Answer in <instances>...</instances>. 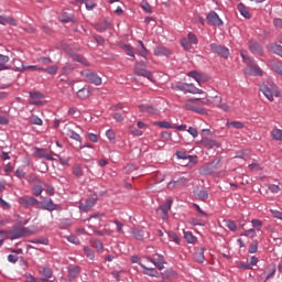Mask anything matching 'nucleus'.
Segmentation results:
<instances>
[{"label":"nucleus","mask_w":282,"mask_h":282,"mask_svg":"<svg viewBox=\"0 0 282 282\" xmlns=\"http://www.w3.org/2000/svg\"><path fill=\"white\" fill-rule=\"evenodd\" d=\"M70 56H72L73 61H76L77 63H82V65L89 67V62H87V59L85 57L77 55V54H72Z\"/></svg>","instance_id":"obj_40"},{"label":"nucleus","mask_w":282,"mask_h":282,"mask_svg":"<svg viewBox=\"0 0 282 282\" xmlns=\"http://www.w3.org/2000/svg\"><path fill=\"white\" fill-rule=\"evenodd\" d=\"M7 63H10V57L8 55L0 54V72L9 69Z\"/></svg>","instance_id":"obj_26"},{"label":"nucleus","mask_w":282,"mask_h":282,"mask_svg":"<svg viewBox=\"0 0 282 282\" xmlns=\"http://www.w3.org/2000/svg\"><path fill=\"white\" fill-rule=\"evenodd\" d=\"M249 50L251 54H259V56H263V48L254 41H249Z\"/></svg>","instance_id":"obj_16"},{"label":"nucleus","mask_w":282,"mask_h":282,"mask_svg":"<svg viewBox=\"0 0 282 282\" xmlns=\"http://www.w3.org/2000/svg\"><path fill=\"white\" fill-rule=\"evenodd\" d=\"M196 197L197 199H200V202H206V199H208V192L206 189H203L197 193Z\"/></svg>","instance_id":"obj_50"},{"label":"nucleus","mask_w":282,"mask_h":282,"mask_svg":"<svg viewBox=\"0 0 282 282\" xmlns=\"http://www.w3.org/2000/svg\"><path fill=\"white\" fill-rule=\"evenodd\" d=\"M84 253L87 257V259H90V261H94V259L96 258L94 250L89 249L88 247H84Z\"/></svg>","instance_id":"obj_47"},{"label":"nucleus","mask_w":282,"mask_h":282,"mask_svg":"<svg viewBox=\"0 0 282 282\" xmlns=\"http://www.w3.org/2000/svg\"><path fill=\"white\" fill-rule=\"evenodd\" d=\"M142 111H147L148 113H155V108L153 106H141Z\"/></svg>","instance_id":"obj_60"},{"label":"nucleus","mask_w":282,"mask_h":282,"mask_svg":"<svg viewBox=\"0 0 282 282\" xmlns=\"http://www.w3.org/2000/svg\"><path fill=\"white\" fill-rule=\"evenodd\" d=\"M39 72H45L46 74H50L51 76H56V74L58 73V66L57 65H53L46 68H39Z\"/></svg>","instance_id":"obj_28"},{"label":"nucleus","mask_w":282,"mask_h":282,"mask_svg":"<svg viewBox=\"0 0 282 282\" xmlns=\"http://www.w3.org/2000/svg\"><path fill=\"white\" fill-rule=\"evenodd\" d=\"M138 45L139 47L137 48V54L139 56H142L143 58H147V56L149 55V50H147L144 43H142V41H139Z\"/></svg>","instance_id":"obj_22"},{"label":"nucleus","mask_w":282,"mask_h":282,"mask_svg":"<svg viewBox=\"0 0 282 282\" xmlns=\"http://www.w3.org/2000/svg\"><path fill=\"white\" fill-rule=\"evenodd\" d=\"M26 282H36V278L32 275L31 273H26L25 275Z\"/></svg>","instance_id":"obj_64"},{"label":"nucleus","mask_w":282,"mask_h":282,"mask_svg":"<svg viewBox=\"0 0 282 282\" xmlns=\"http://www.w3.org/2000/svg\"><path fill=\"white\" fill-rule=\"evenodd\" d=\"M19 204L24 206V208H30V206H35V204H39V200L32 196H24L19 198Z\"/></svg>","instance_id":"obj_13"},{"label":"nucleus","mask_w":282,"mask_h":282,"mask_svg":"<svg viewBox=\"0 0 282 282\" xmlns=\"http://www.w3.org/2000/svg\"><path fill=\"white\" fill-rule=\"evenodd\" d=\"M45 186H47V183H40L37 185L33 186V195H35V197H40V195L43 193V191H45Z\"/></svg>","instance_id":"obj_24"},{"label":"nucleus","mask_w":282,"mask_h":282,"mask_svg":"<svg viewBox=\"0 0 282 282\" xmlns=\"http://www.w3.org/2000/svg\"><path fill=\"white\" fill-rule=\"evenodd\" d=\"M169 238L174 241V243H180V236H177V234L175 232H169Z\"/></svg>","instance_id":"obj_59"},{"label":"nucleus","mask_w":282,"mask_h":282,"mask_svg":"<svg viewBox=\"0 0 282 282\" xmlns=\"http://www.w3.org/2000/svg\"><path fill=\"white\" fill-rule=\"evenodd\" d=\"M199 173H200V175H210V173H213V164H210V163L204 164L199 169Z\"/></svg>","instance_id":"obj_32"},{"label":"nucleus","mask_w":282,"mask_h":282,"mask_svg":"<svg viewBox=\"0 0 282 282\" xmlns=\"http://www.w3.org/2000/svg\"><path fill=\"white\" fill-rule=\"evenodd\" d=\"M0 24L1 25H17V21L13 18L0 15Z\"/></svg>","instance_id":"obj_27"},{"label":"nucleus","mask_w":282,"mask_h":282,"mask_svg":"<svg viewBox=\"0 0 282 282\" xmlns=\"http://www.w3.org/2000/svg\"><path fill=\"white\" fill-rule=\"evenodd\" d=\"M33 151L35 158H40L41 160H48L51 162L56 160L54 158V155H56L54 152H47V150L41 148H33Z\"/></svg>","instance_id":"obj_7"},{"label":"nucleus","mask_w":282,"mask_h":282,"mask_svg":"<svg viewBox=\"0 0 282 282\" xmlns=\"http://www.w3.org/2000/svg\"><path fill=\"white\" fill-rule=\"evenodd\" d=\"M173 52L164 46H158L154 48V56H171Z\"/></svg>","instance_id":"obj_19"},{"label":"nucleus","mask_w":282,"mask_h":282,"mask_svg":"<svg viewBox=\"0 0 282 282\" xmlns=\"http://www.w3.org/2000/svg\"><path fill=\"white\" fill-rule=\"evenodd\" d=\"M66 135L70 138L72 140H75V142H83V138H80V134L76 133L74 129H72L69 126L65 127Z\"/></svg>","instance_id":"obj_17"},{"label":"nucleus","mask_w":282,"mask_h":282,"mask_svg":"<svg viewBox=\"0 0 282 282\" xmlns=\"http://www.w3.org/2000/svg\"><path fill=\"white\" fill-rule=\"evenodd\" d=\"M281 185H275V184H271L269 185V191L272 193H279V191H281Z\"/></svg>","instance_id":"obj_62"},{"label":"nucleus","mask_w":282,"mask_h":282,"mask_svg":"<svg viewBox=\"0 0 282 282\" xmlns=\"http://www.w3.org/2000/svg\"><path fill=\"white\" fill-rule=\"evenodd\" d=\"M80 76H83L86 83H90L91 85H96L97 87L102 85V78L90 69L82 70Z\"/></svg>","instance_id":"obj_4"},{"label":"nucleus","mask_w":282,"mask_h":282,"mask_svg":"<svg viewBox=\"0 0 282 282\" xmlns=\"http://www.w3.org/2000/svg\"><path fill=\"white\" fill-rule=\"evenodd\" d=\"M67 241H69V243H74L75 246H80V239H78L76 236H68Z\"/></svg>","instance_id":"obj_56"},{"label":"nucleus","mask_w":282,"mask_h":282,"mask_svg":"<svg viewBox=\"0 0 282 282\" xmlns=\"http://www.w3.org/2000/svg\"><path fill=\"white\" fill-rule=\"evenodd\" d=\"M204 105H210V99L202 100L197 98H189L187 102L184 105V109L186 111H194L195 113H203L204 112Z\"/></svg>","instance_id":"obj_3"},{"label":"nucleus","mask_w":282,"mask_h":282,"mask_svg":"<svg viewBox=\"0 0 282 282\" xmlns=\"http://www.w3.org/2000/svg\"><path fill=\"white\" fill-rule=\"evenodd\" d=\"M267 50L269 52H272V54H276L278 56H281V58H282V46H281V44H276V43L268 44Z\"/></svg>","instance_id":"obj_18"},{"label":"nucleus","mask_w":282,"mask_h":282,"mask_svg":"<svg viewBox=\"0 0 282 282\" xmlns=\"http://www.w3.org/2000/svg\"><path fill=\"white\" fill-rule=\"evenodd\" d=\"M273 25H274V28L282 30V19L275 18L273 20Z\"/></svg>","instance_id":"obj_63"},{"label":"nucleus","mask_w":282,"mask_h":282,"mask_svg":"<svg viewBox=\"0 0 282 282\" xmlns=\"http://www.w3.org/2000/svg\"><path fill=\"white\" fill-rule=\"evenodd\" d=\"M210 105H216V107H219V109H223V111H230V106L221 104L220 96H215L213 99H210Z\"/></svg>","instance_id":"obj_15"},{"label":"nucleus","mask_w":282,"mask_h":282,"mask_svg":"<svg viewBox=\"0 0 282 282\" xmlns=\"http://www.w3.org/2000/svg\"><path fill=\"white\" fill-rule=\"evenodd\" d=\"M202 147H205L206 149H219L221 147V143H219L216 140H213L210 138H203L200 140Z\"/></svg>","instance_id":"obj_12"},{"label":"nucleus","mask_w":282,"mask_h":282,"mask_svg":"<svg viewBox=\"0 0 282 282\" xmlns=\"http://www.w3.org/2000/svg\"><path fill=\"white\" fill-rule=\"evenodd\" d=\"M132 235L134 239H138V241H142V239H147V237H149V234L142 229H132Z\"/></svg>","instance_id":"obj_21"},{"label":"nucleus","mask_w":282,"mask_h":282,"mask_svg":"<svg viewBox=\"0 0 282 282\" xmlns=\"http://www.w3.org/2000/svg\"><path fill=\"white\" fill-rule=\"evenodd\" d=\"M210 50L214 52V54H218V56H221L223 58H228L230 52L226 46H221L215 43L210 44Z\"/></svg>","instance_id":"obj_8"},{"label":"nucleus","mask_w":282,"mask_h":282,"mask_svg":"<svg viewBox=\"0 0 282 282\" xmlns=\"http://www.w3.org/2000/svg\"><path fill=\"white\" fill-rule=\"evenodd\" d=\"M187 76H189V78H194V80H196L198 85H202V82L204 80V75H202L197 70L189 72Z\"/></svg>","instance_id":"obj_25"},{"label":"nucleus","mask_w":282,"mask_h":282,"mask_svg":"<svg viewBox=\"0 0 282 282\" xmlns=\"http://www.w3.org/2000/svg\"><path fill=\"white\" fill-rule=\"evenodd\" d=\"M39 63H42V65H52V58L50 57H40L37 58Z\"/></svg>","instance_id":"obj_58"},{"label":"nucleus","mask_w":282,"mask_h":282,"mask_svg":"<svg viewBox=\"0 0 282 282\" xmlns=\"http://www.w3.org/2000/svg\"><path fill=\"white\" fill-rule=\"evenodd\" d=\"M272 140H276L278 142H282V130L275 128L271 131Z\"/></svg>","instance_id":"obj_34"},{"label":"nucleus","mask_w":282,"mask_h":282,"mask_svg":"<svg viewBox=\"0 0 282 282\" xmlns=\"http://www.w3.org/2000/svg\"><path fill=\"white\" fill-rule=\"evenodd\" d=\"M176 87L181 91H187L188 94H204V90L193 87V85L188 84H177Z\"/></svg>","instance_id":"obj_11"},{"label":"nucleus","mask_w":282,"mask_h":282,"mask_svg":"<svg viewBox=\"0 0 282 282\" xmlns=\"http://www.w3.org/2000/svg\"><path fill=\"white\" fill-rule=\"evenodd\" d=\"M176 155H177L178 160H188L189 162H194V164L196 162L195 156L188 155V154H186V152L178 151V152H176Z\"/></svg>","instance_id":"obj_31"},{"label":"nucleus","mask_w":282,"mask_h":282,"mask_svg":"<svg viewBox=\"0 0 282 282\" xmlns=\"http://www.w3.org/2000/svg\"><path fill=\"white\" fill-rule=\"evenodd\" d=\"M123 50L127 56H131V58H135V54L133 53V47H131V45H124Z\"/></svg>","instance_id":"obj_53"},{"label":"nucleus","mask_w":282,"mask_h":282,"mask_svg":"<svg viewBox=\"0 0 282 282\" xmlns=\"http://www.w3.org/2000/svg\"><path fill=\"white\" fill-rule=\"evenodd\" d=\"M260 91L272 102L275 98H279V89L276 88V85L272 80V78L267 79L265 83H262L260 85Z\"/></svg>","instance_id":"obj_2"},{"label":"nucleus","mask_w":282,"mask_h":282,"mask_svg":"<svg viewBox=\"0 0 282 282\" xmlns=\"http://www.w3.org/2000/svg\"><path fill=\"white\" fill-rule=\"evenodd\" d=\"M245 74H247L248 76H263V70H261V67H259L256 64H252V62H251L246 67Z\"/></svg>","instance_id":"obj_10"},{"label":"nucleus","mask_w":282,"mask_h":282,"mask_svg":"<svg viewBox=\"0 0 282 282\" xmlns=\"http://www.w3.org/2000/svg\"><path fill=\"white\" fill-rule=\"evenodd\" d=\"M226 228H229L232 232L237 230V224L235 220H225Z\"/></svg>","instance_id":"obj_51"},{"label":"nucleus","mask_w":282,"mask_h":282,"mask_svg":"<svg viewBox=\"0 0 282 282\" xmlns=\"http://www.w3.org/2000/svg\"><path fill=\"white\" fill-rule=\"evenodd\" d=\"M187 40L189 41L191 45H197V35H195L194 33H188Z\"/></svg>","instance_id":"obj_55"},{"label":"nucleus","mask_w":282,"mask_h":282,"mask_svg":"<svg viewBox=\"0 0 282 282\" xmlns=\"http://www.w3.org/2000/svg\"><path fill=\"white\" fill-rule=\"evenodd\" d=\"M267 272H268V275H267L265 280L268 281L269 279H272L274 276V274H276V264H274V263L269 264L267 267Z\"/></svg>","instance_id":"obj_33"},{"label":"nucleus","mask_w":282,"mask_h":282,"mask_svg":"<svg viewBox=\"0 0 282 282\" xmlns=\"http://www.w3.org/2000/svg\"><path fill=\"white\" fill-rule=\"evenodd\" d=\"M94 206H96V198H88L85 204H80L79 208L87 213V210H90Z\"/></svg>","instance_id":"obj_20"},{"label":"nucleus","mask_w":282,"mask_h":282,"mask_svg":"<svg viewBox=\"0 0 282 282\" xmlns=\"http://www.w3.org/2000/svg\"><path fill=\"white\" fill-rule=\"evenodd\" d=\"M78 274H80V267H73L68 270V279H70V281H74Z\"/></svg>","instance_id":"obj_30"},{"label":"nucleus","mask_w":282,"mask_h":282,"mask_svg":"<svg viewBox=\"0 0 282 282\" xmlns=\"http://www.w3.org/2000/svg\"><path fill=\"white\" fill-rule=\"evenodd\" d=\"M31 235H36V230L30 227H17L11 231L12 239H21Z\"/></svg>","instance_id":"obj_5"},{"label":"nucleus","mask_w":282,"mask_h":282,"mask_svg":"<svg viewBox=\"0 0 282 282\" xmlns=\"http://www.w3.org/2000/svg\"><path fill=\"white\" fill-rule=\"evenodd\" d=\"M238 11L245 17V19H250V11H248V8H246L243 3L240 2L238 4Z\"/></svg>","instance_id":"obj_37"},{"label":"nucleus","mask_w":282,"mask_h":282,"mask_svg":"<svg viewBox=\"0 0 282 282\" xmlns=\"http://www.w3.org/2000/svg\"><path fill=\"white\" fill-rule=\"evenodd\" d=\"M30 97L33 100H41V98H45V96L39 91L30 93Z\"/></svg>","instance_id":"obj_57"},{"label":"nucleus","mask_w":282,"mask_h":282,"mask_svg":"<svg viewBox=\"0 0 282 282\" xmlns=\"http://www.w3.org/2000/svg\"><path fill=\"white\" fill-rule=\"evenodd\" d=\"M241 237H249V239H254L257 237V229H248L240 234Z\"/></svg>","instance_id":"obj_42"},{"label":"nucleus","mask_w":282,"mask_h":282,"mask_svg":"<svg viewBox=\"0 0 282 282\" xmlns=\"http://www.w3.org/2000/svg\"><path fill=\"white\" fill-rule=\"evenodd\" d=\"M227 127L229 129H243V123L240 121H228Z\"/></svg>","instance_id":"obj_43"},{"label":"nucleus","mask_w":282,"mask_h":282,"mask_svg":"<svg viewBox=\"0 0 282 282\" xmlns=\"http://www.w3.org/2000/svg\"><path fill=\"white\" fill-rule=\"evenodd\" d=\"M259 250V241L253 240L252 243L249 246L248 252L249 254H254Z\"/></svg>","instance_id":"obj_45"},{"label":"nucleus","mask_w":282,"mask_h":282,"mask_svg":"<svg viewBox=\"0 0 282 282\" xmlns=\"http://www.w3.org/2000/svg\"><path fill=\"white\" fill-rule=\"evenodd\" d=\"M206 19L209 25H216L217 28L224 25V21H221V18H219V14H217V12L215 11H210L207 14Z\"/></svg>","instance_id":"obj_9"},{"label":"nucleus","mask_w":282,"mask_h":282,"mask_svg":"<svg viewBox=\"0 0 282 282\" xmlns=\"http://www.w3.org/2000/svg\"><path fill=\"white\" fill-rule=\"evenodd\" d=\"M77 96L82 100H87V98H89V96H91V91H89V88H82L77 91Z\"/></svg>","instance_id":"obj_29"},{"label":"nucleus","mask_w":282,"mask_h":282,"mask_svg":"<svg viewBox=\"0 0 282 282\" xmlns=\"http://www.w3.org/2000/svg\"><path fill=\"white\" fill-rule=\"evenodd\" d=\"M132 263H139L143 268V274L148 276H160V272L164 268V257L155 254L153 258L145 257L143 260H140L138 257L131 258ZM158 268L160 272L155 270Z\"/></svg>","instance_id":"obj_1"},{"label":"nucleus","mask_w":282,"mask_h":282,"mask_svg":"<svg viewBox=\"0 0 282 282\" xmlns=\"http://www.w3.org/2000/svg\"><path fill=\"white\" fill-rule=\"evenodd\" d=\"M173 206V198H167L165 204L161 205L160 209L162 210V219H169V212Z\"/></svg>","instance_id":"obj_14"},{"label":"nucleus","mask_w":282,"mask_h":282,"mask_svg":"<svg viewBox=\"0 0 282 282\" xmlns=\"http://www.w3.org/2000/svg\"><path fill=\"white\" fill-rule=\"evenodd\" d=\"M90 246L91 248H95V250H97V252H102L104 246L102 242L98 239H91L90 240Z\"/></svg>","instance_id":"obj_36"},{"label":"nucleus","mask_w":282,"mask_h":282,"mask_svg":"<svg viewBox=\"0 0 282 282\" xmlns=\"http://www.w3.org/2000/svg\"><path fill=\"white\" fill-rule=\"evenodd\" d=\"M30 124H36L37 127H43V119L39 118L36 115H32L29 118Z\"/></svg>","instance_id":"obj_39"},{"label":"nucleus","mask_w":282,"mask_h":282,"mask_svg":"<svg viewBox=\"0 0 282 282\" xmlns=\"http://www.w3.org/2000/svg\"><path fill=\"white\" fill-rule=\"evenodd\" d=\"M181 45H182V47H184V50L186 51V52H188V51H191V42L188 41V39H182L181 40Z\"/></svg>","instance_id":"obj_54"},{"label":"nucleus","mask_w":282,"mask_h":282,"mask_svg":"<svg viewBox=\"0 0 282 282\" xmlns=\"http://www.w3.org/2000/svg\"><path fill=\"white\" fill-rule=\"evenodd\" d=\"M43 209L44 210H56V204L52 199H45L43 202Z\"/></svg>","instance_id":"obj_35"},{"label":"nucleus","mask_w":282,"mask_h":282,"mask_svg":"<svg viewBox=\"0 0 282 282\" xmlns=\"http://www.w3.org/2000/svg\"><path fill=\"white\" fill-rule=\"evenodd\" d=\"M73 175H75V177H83L84 172H83V169L80 167V165H75L73 167Z\"/></svg>","instance_id":"obj_49"},{"label":"nucleus","mask_w":282,"mask_h":282,"mask_svg":"<svg viewBox=\"0 0 282 282\" xmlns=\"http://www.w3.org/2000/svg\"><path fill=\"white\" fill-rule=\"evenodd\" d=\"M205 257H204V248H198L196 249L195 253H194V260L197 263H204L205 261Z\"/></svg>","instance_id":"obj_23"},{"label":"nucleus","mask_w":282,"mask_h":282,"mask_svg":"<svg viewBox=\"0 0 282 282\" xmlns=\"http://www.w3.org/2000/svg\"><path fill=\"white\" fill-rule=\"evenodd\" d=\"M28 182L29 184H33V186H36L39 184H43L44 182L41 181V178H39L36 175H31L29 178H28Z\"/></svg>","instance_id":"obj_46"},{"label":"nucleus","mask_w":282,"mask_h":282,"mask_svg":"<svg viewBox=\"0 0 282 282\" xmlns=\"http://www.w3.org/2000/svg\"><path fill=\"white\" fill-rule=\"evenodd\" d=\"M184 239L187 241V243H196L197 237L193 235L191 231H184Z\"/></svg>","instance_id":"obj_38"},{"label":"nucleus","mask_w":282,"mask_h":282,"mask_svg":"<svg viewBox=\"0 0 282 282\" xmlns=\"http://www.w3.org/2000/svg\"><path fill=\"white\" fill-rule=\"evenodd\" d=\"M95 235H98L99 237H104V235H111V230L104 229V230H94Z\"/></svg>","instance_id":"obj_61"},{"label":"nucleus","mask_w":282,"mask_h":282,"mask_svg":"<svg viewBox=\"0 0 282 282\" xmlns=\"http://www.w3.org/2000/svg\"><path fill=\"white\" fill-rule=\"evenodd\" d=\"M251 224L253 226V230L261 232V228L263 227V221H261L259 219H253V220H251Z\"/></svg>","instance_id":"obj_44"},{"label":"nucleus","mask_w":282,"mask_h":282,"mask_svg":"<svg viewBox=\"0 0 282 282\" xmlns=\"http://www.w3.org/2000/svg\"><path fill=\"white\" fill-rule=\"evenodd\" d=\"M31 243H40L42 246H47L50 243V240L45 237H42L35 240H31Z\"/></svg>","instance_id":"obj_52"},{"label":"nucleus","mask_w":282,"mask_h":282,"mask_svg":"<svg viewBox=\"0 0 282 282\" xmlns=\"http://www.w3.org/2000/svg\"><path fill=\"white\" fill-rule=\"evenodd\" d=\"M134 74H137V76H143V78H148V80L153 82V74L144 68L143 62H137L134 64Z\"/></svg>","instance_id":"obj_6"},{"label":"nucleus","mask_w":282,"mask_h":282,"mask_svg":"<svg viewBox=\"0 0 282 282\" xmlns=\"http://www.w3.org/2000/svg\"><path fill=\"white\" fill-rule=\"evenodd\" d=\"M39 273L42 276H45L46 279H52V269H50L47 267L40 268Z\"/></svg>","instance_id":"obj_41"},{"label":"nucleus","mask_w":282,"mask_h":282,"mask_svg":"<svg viewBox=\"0 0 282 282\" xmlns=\"http://www.w3.org/2000/svg\"><path fill=\"white\" fill-rule=\"evenodd\" d=\"M155 124L161 129H175L169 121H158Z\"/></svg>","instance_id":"obj_48"}]
</instances>
